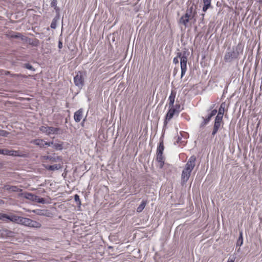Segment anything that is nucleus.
<instances>
[{
    "instance_id": "f257e3e1",
    "label": "nucleus",
    "mask_w": 262,
    "mask_h": 262,
    "mask_svg": "<svg viewBox=\"0 0 262 262\" xmlns=\"http://www.w3.org/2000/svg\"><path fill=\"white\" fill-rule=\"evenodd\" d=\"M244 46L241 43H239L232 49L228 48L227 51L225 54L224 60L226 62H231L234 60L237 59L239 55L243 52Z\"/></svg>"
},
{
    "instance_id": "f03ea898",
    "label": "nucleus",
    "mask_w": 262,
    "mask_h": 262,
    "mask_svg": "<svg viewBox=\"0 0 262 262\" xmlns=\"http://www.w3.org/2000/svg\"><path fill=\"white\" fill-rule=\"evenodd\" d=\"M178 57L180 58V64L181 70V78H182L184 76L187 71V58L185 55V54L182 55L181 53H179L178 54V57H174L173 58V62L174 63L177 64L179 63Z\"/></svg>"
},
{
    "instance_id": "7ed1b4c3",
    "label": "nucleus",
    "mask_w": 262,
    "mask_h": 262,
    "mask_svg": "<svg viewBox=\"0 0 262 262\" xmlns=\"http://www.w3.org/2000/svg\"><path fill=\"white\" fill-rule=\"evenodd\" d=\"M39 130L48 136L51 134H61L63 133L62 129L60 128L52 126H41L39 127Z\"/></svg>"
},
{
    "instance_id": "20e7f679",
    "label": "nucleus",
    "mask_w": 262,
    "mask_h": 262,
    "mask_svg": "<svg viewBox=\"0 0 262 262\" xmlns=\"http://www.w3.org/2000/svg\"><path fill=\"white\" fill-rule=\"evenodd\" d=\"M74 82L75 85L81 89L84 84V75L82 72L78 71L74 77Z\"/></svg>"
},
{
    "instance_id": "39448f33",
    "label": "nucleus",
    "mask_w": 262,
    "mask_h": 262,
    "mask_svg": "<svg viewBox=\"0 0 262 262\" xmlns=\"http://www.w3.org/2000/svg\"><path fill=\"white\" fill-rule=\"evenodd\" d=\"M195 161L196 158L194 156H192L190 157L188 161L185 164V167L184 169H186V170L192 172L194 167L195 165Z\"/></svg>"
},
{
    "instance_id": "423d86ee",
    "label": "nucleus",
    "mask_w": 262,
    "mask_h": 262,
    "mask_svg": "<svg viewBox=\"0 0 262 262\" xmlns=\"http://www.w3.org/2000/svg\"><path fill=\"white\" fill-rule=\"evenodd\" d=\"M222 124H223V118L215 117L213 128L212 132V136L213 137L217 133L221 127Z\"/></svg>"
},
{
    "instance_id": "0eeeda50",
    "label": "nucleus",
    "mask_w": 262,
    "mask_h": 262,
    "mask_svg": "<svg viewBox=\"0 0 262 262\" xmlns=\"http://www.w3.org/2000/svg\"><path fill=\"white\" fill-rule=\"evenodd\" d=\"M170 108L167 112L166 116V120L164 123L166 122V120H170L173 117L174 114H178L179 113V110H177L176 108H173V107H169Z\"/></svg>"
},
{
    "instance_id": "6e6552de",
    "label": "nucleus",
    "mask_w": 262,
    "mask_h": 262,
    "mask_svg": "<svg viewBox=\"0 0 262 262\" xmlns=\"http://www.w3.org/2000/svg\"><path fill=\"white\" fill-rule=\"evenodd\" d=\"M191 173V172L186 170L185 169L183 170L181 175V181L182 184H185L188 181Z\"/></svg>"
},
{
    "instance_id": "1a4fd4ad",
    "label": "nucleus",
    "mask_w": 262,
    "mask_h": 262,
    "mask_svg": "<svg viewBox=\"0 0 262 262\" xmlns=\"http://www.w3.org/2000/svg\"><path fill=\"white\" fill-rule=\"evenodd\" d=\"M42 159L45 160H50L52 162H57L62 161V158L60 156L53 157L52 156H43L42 157Z\"/></svg>"
},
{
    "instance_id": "9d476101",
    "label": "nucleus",
    "mask_w": 262,
    "mask_h": 262,
    "mask_svg": "<svg viewBox=\"0 0 262 262\" xmlns=\"http://www.w3.org/2000/svg\"><path fill=\"white\" fill-rule=\"evenodd\" d=\"M83 116V109L80 108L78 111L75 112L74 115V119L76 122H79L82 118Z\"/></svg>"
},
{
    "instance_id": "9b49d317",
    "label": "nucleus",
    "mask_w": 262,
    "mask_h": 262,
    "mask_svg": "<svg viewBox=\"0 0 262 262\" xmlns=\"http://www.w3.org/2000/svg\"><path fill=\"white\" fill-rule=\"evenodd\" d=\"M19 195L33 202H35L37 198V195L29 192L21 193Z\"/></svg>"
},
{
    "instance_id": "f8f14e48",
    "label": "nucleus",
    "mask_w": 262,
    "mask_h": 262,
    "mask_svg": "<svg viewBox=\"0 0 262 262\" xmlns=\"http://www.w3.org/2000/svg\"><path fill=\"white\" fill-rule=\"evenodd\" d=\"M191 19L190 17L188 16L187 14H184L181 17L179 20V23L183 24L185 27H187L188 23Z\"/></svg>"
},
{
    "instance_id": "ddd939ff",
    "label": "nucleus",
    "mask_w": 262,
    "mask_h": 262,
    "mask_svg": "<svg viewBox=\"0 0 262 262\" xmlns=\"http://www.w3.org/2000/svg\"><path fill=\"white\" fill-rule=\"evenodd\" d=\"M44 167L46 169L50 171L58 170L62 167L61 165L60 164L53 165H44Z\"/></svg>"
},
{
    "instance_id": "4468645a",
    "label": "nucleus",
    "mask_w": 262,
    "mask_h": 262,
    "mask_svg": "<svg viewBox=\"0 0 262 262\" xmlns=\"http://www.w3.org/2000/svg\"><path fill=\"white\" fill-rule=\"evenodd\" d=\"M176 95V92L173 91H172L171 92L170 95L168 98L169 107H173V106Z\"/></svg>"
},
{
    "instance_id": "2eb2a0df",
    "label": "nucleus",
    "mask_w": 262,
    "mask_h": 262,
    "mask_svg": "<svg viewBox=\"0 0 262 262\" xmlns=\"http://www.w3.org/2000/svg\"><path fill=\"white\" fill-rule=\"evenodd\" d=\"M28 212H33L37 215L41 216H46L47 214V210L34 209L32 210H28Z\"/></svg>"
},
{
    "instance_id": "dca6fc26",
    "label": "nucleus",
    "mask_w": 262,
    "mask_h": 262,
    "mask_svg": "<svg viewBox=\"0 0 262 262\" xmlns=\"http://www.w3.org/2000/svg\"><path fill=\"white\" fill-rule=\"evenodd\" d=\"M156 160L157 162L160 164V168H162L164 164V160L163 154H157Z\"/></svg>"
},
{
    "instance_id": "f3484780",
    "label": "nucleus",
    "mask_w": 262,
    "mask_h": 262,
    "mask_svg": "<svg viewBox=\"0 0 262 262\" xmlns=\"http://www.w3.org/2000/svg\"><path fill=\"white\" fill-rule=\"evenodd\" d=\"M225 103H222L221 104L220 107L219 109L218 114L216 115V117L223 118V115H224V111H225Z\"/></svg>"
},
{
    "instance_id": "a211bd4d",
    "label": "nucleus",
    "mask_w": 262,
    "mask_h": 262,
    "mask_svg": "<svg viewBox=\"0 0 262 262\" xmlns=\"http://www.w3.org/2000/svg\"><path fill=\"white\" fill-rule=\"evenodd\" d=\"M32 143L39 146L40 148H43L45 146V141L42 139H37L33 140L31 141Z\"/></svg>"
},
{
    "instance_id": "6ab92c4d",
    "label": "nucleus",
    "mask_w": 262,
    "mask_h": 262,
    "mask_svg": "<svg viewBox=\"0 0 262 262\" xmlns=\"http://www.w3.org/2000/svg\"><path fill=\"white\" fill-rule=\"evenodd\" d=\"M204 3V6L202 8L203 12H206L208 9L211 6V0H202Z\"/></svg>"
},
{
    "instance_id": "aec40b11",
    "label": "nucleus",
    "mask_w": 262,
    "mask_h": 262,
    "mask_svg": "<svg viewBox=\"0 0 262 262\" xmlns=\"http://www.w3.org/2000/svg\"><path fill=\"white\" fill-rule=\"evenodd\" d=\"M193 6H192L186 10V13L185 14H187L188 16H189L191 18H193L195 16V13L193 12Z\"/></svg>"
},
{
    "instance_id": "412c9836",
    "label": "nucleus",
    "mask_w": 262,
    "mask_h": 262,
    "mask_svg": "<svg viewBox=\"0 0 262 262\" xmlns=\"http://www.w3.org/2000/svg\"><path fill=\"white\" fill-rule=\"evenodd\" d=\"M41 227V224L40 223L31 220L29 227H32V228H39Z\"/></svg>"
},
{
    "instance_id": "4be33fe9",
    "label": "nucleus",
    "mask_w": 262,
    "mask_h": 262,
    "mask_svg": "<svg viewBox=\"0 0 262 262\" xmlns=\"http://www.w3.org/2000/svg\"><path fill=\"white\" fill-rule=\"evenodd\" d=\"M164 149L163 141H160L157 149V154H163Z\"/></svg>"
},
{
    "instance_id": "5701e85b",
    "label": "nucleus",
    "mask_w": 262,
    "mask_h": 262,
    "mask_svg": "<svg viewBox=\"0 0 262 262\" xmlns=\"http://www.w3.org/2000/svg\"><path fill=\"white\" fill-rule=\"evenodd\" d=\"M146 205V201H142L141 204L137 208V211L139 213L142 211Z\"/></svg>"
},
{
    "instance_id": "b1692460",
    "label": "nucleus",
    "mask_w": 262,
    "mask_h": 262,
    "mask_svg": "<svg viewBox=\"0 0 262 262\" xmlns=\"http://www.w3.org/2000/svg\"><path fill=\"white\" fill-rule=\"evenodd\" d=\"M19 216L15 215H8L7 220H9L13 222L17 223Z\"/></svg>"
},
{
    "instance_id": "393cba45",
    "label": "nucleus",
    "mask_w": 262,
    "mask_h": 262,
    "mask_svg": "<svg viewBox=\"0 0 262 262\" xmlns=\"http://www.w3.org/2000/svg\"><path fill=\"white\" fill-rule=\"evenodd\" d=\"M243 243V232L242 231H240L239 232V236L237 239L236 245L237 246H241Z\"/></svg>"
},
{
    "instance_id": "a878e982",
    "label": "nucleus",
    "mask_w": 262,
    "mask_h": 262,
    "mask_svg": "<svg viewBox=\"0 0 262 262\" xmlns=\"http://www.w3.org/2000/svg\"><path fill=\"white\" fill-rule=\"evenodd\" d=\"M57 0H52L51 3V6L54 8L55 11L57 12H58L59 11V8L57 6Z\"/></svg>"
},
{
    "instance_id": "bb28decb",
    "label": "nucleus",
    "mask_w": 262,
    "mask_h": 262,
    "mask_svg": "<svg viewBox=\"0 0 262 262\" xmlns=\"http://www.w3.org/2000/svg\"><path fill=\"white\" fill-rule=\"evenodd\" d=\"M202 119H203V121L200 124L199 127L200 129H203L204 127V126L209 122V121L208 120H207L206 118L202 117Z\"/></svg>"
},
{
    "instance_id": "cd10ccee",
    "label": "nucleus",
    "mask_w": 262,
    "mask_h": 262,
    "mask_svg": "<svg viewBox=\"0 0 262 262\" xmlns=\"http://www.w3.org/2000/svg\"><path fill=\"white\" fill-rule=\"evenodd\" d=\"M53 146L57 150H61L63 148L62 144H61V143H53Z\"/></svg>"
},
{
    "instance_id": "c85d7f7f",
    "label": "nucleus",
    "mask_w": 262,
    "mask_h": 262,
    "mask_svg": "<svg viewBox=\"0 0 262 262\" xmlns=\"http://www.w3.org/2000/svg\"><path fill=\"white\" fill-rule=\"evenodd\" d=\"M9 156H20L19 154V151L16 150H9Z\"/></svg>"
},
{
    "instance_id": "c756f323",
    "label": "nucleus",
    "mask_w": 262,
    "mask_h": 262,
    "mask_svg": "<svg viewBox=\"0 0 262 262\" xmlns=\"http://www.w3.org/2000/svg\"><path fill=\"white\" fill-rule=\"evenodd\" d=\"M9 150L7 149H0V154L4 155H9Z\"/></svg>"
},
{
    "instance_id": "7c9ffc66",
    "label": "nucleus",
    "mask_w": 262,
    "mask_h": 262,
    "mask_svg": "<svg viewBox=\"0 0 262 262\" xmlns=\"http://www.w3.org/2000/svg\"><path fill=\"white\" fill-rule=\"evenodd\" d=\"M31 219H30L29 218L25 217V219L24 220V226L29 227L30 225Z\"/></svg>"
},
{
    "instance_id": "2f4dec72",
    "label": "nucleus",
    "mask_w": 262,
    "mask_h": 262,
    "mask_svg": "<svg viewBox=\"0 0 262 262\" xmlns=\"http://www.w3.org/2000/svg\"><path fill=\"white\" fill-rule=\"evenodd\" d=\"M35 202L41 203V204H45V200L42 198H39V196H37V198L36 199V201Z\"/></svg>"
},
{
    "instance_id": "473e14b6",
    "label": "nucleus",
    "mask_w": 262,
    "mask_h": 262,
    "mask_svg": "<svg viewBox=\"0 0 262 262\" xmlns=\"http://www.w3.org/2000/svg\"><path fill=\"white\" fill-rule=\"evenodd\" d=\"M11 191L12 192H17V191H21L22 190L18 188L17 186H11Z\"/></svg>"
},
{
    "instance_id": "72a5a7b5",
    "label": "nucleus",
    "mask_w": 262,
    "mask_h": 262,
    "mask_svg": "<svg viewBox=\"0 0 262 262\" xmlns=\"http://www.w3.org/2000/svg\"><path fill=\"white\" fill-rule=\"evenodd\" d=\"M56 25H57V19H56L55 18H54L52 21L50 27L52 29H55L56 28Z\"/></svg>"
},
{
    "instance_id": "f704fd0d",
    "label": "nucleus",
    "mask_w": 262,
    "mask_h": 262,
    "mask_svg": "<svg viewBox=\"0 0 262 262\" xmlns=\"http://www.w3.org/2000/svg\"><path fill=\"white\" fill-rule=\"evenodd\" d=\"M8 215L6 214L0 213V220L3 221H6L7 220Z\"/></svg>"
},
{
    "instance_id": "c9c22d12",
    "label": "nucleus",
    "mask_w": 262,
    "mask_h": 262,
    "mask_svg": "<svg viewBox=\"0 0 262 262\" xmlns=\"http://www.w3.org/2000/svg\"><path fill=\"white\" fill-rule=\"evenodd\" d=\"M74 200L78 205H81V202L80 200V198L78 194H75L74 195Z\"/></svg>"
},
{
    "instance_id": "e433bc0d",
    "label": "nucleus",
    "mask_w": 262,
    "mask_h": 262,
    "mask_svg": "<svg viewBox=\"0 0 262 262\" xmlns=\"http://www.w3.org/2000/svg\"><path fill=\"white\" fill-rule=\"evenodd\" d=\"M25 219V217L19 216L17 223L23 225Z\"/></svg>"
},
{
    "instance_id": "4c0bfd02",
    "label": "nucleus",
    "mask_w": 262,
    "mask_h": 262,
    "mask_svg": "<svg viewBox=\"0 0 262 262\" xmlns=\"http://www.w3.org/2000/svg\"><path fill=\"white\" fill-rule=\"evenodd\" d=\"M8 134L9 133L7 131L0 129V136L7 137Z\"/></svg>"
},
{
    "instance_id": "58836bf2",
    "label": "nucleus",
    "mask_w": 262,
    "mask_h": 262,
    "mask_svg": "<svg viewBox=\"0 0 262 262\" xmlns=\"http://www.w3.org/2000/svg\"><path fill=\"white\" fill-rule=\"evenodd\" d=\"M24 67L28 69V70H32V71H34V69L33 68V67L29 63H26L24 66Z\"/></svg>"
},
{
    "instance_id": "ea45409f",
    "label": "nucleus",
    "mask_w": 262,
    "mask_h": 262,
    "mask_svg": "<svg viewBox=\"0 0 262 262\" xmlns=\"http://www.w3.org/2000/svg\"><path fill=\"white\" fill-rule=\"evenodd\" d=\"M21 36V34L20 33H16V34H15L14 35H12V36L14 38H17L20 37Z\"/></svg>"
},
{
    "instance_id": "a19ab883",
    "label": "nucleus",
    "mask_w": 262,
    "mask_h": 262,
    "mask_svg": "<svg viewBox=\"0 0 262 262\" xmlns=\"http://www.w3.org/2000/svg\"><path fill=\"white\" fill-rule=\"evenodd\" d=\"M44 144H45V145H46L48 146H50L51 145H53V142H45Z\"/></svg>"
},
{
    "instance_id": "79ce46f5",
    "label": "nucleus",
    "mask_w": 262,
    "mask_h": 262,
    "mask_svg": "<svg viewBox=\"0 0 262 262\" xmlns=\"http://www.w3.org/2000/svg\"><path fill=\"white\" fill-rule=\"evenodd\" d=\"M213 115H212L210 113L208 115V116L206 118L207 120L210 121L211 118L213 117Z\"/></svg>"
},
{
    "instance_id": "37998d69",
    "label": "nucleus",
    "mask_w": 262,
    "mask_h": 262,
    "mask_svg": "<svg viewBox=\"0 0 262 262\" xmlns=\"http://www.w3.org/2000/svg\"><path fill=\"white\" fill-rule=\"evenodd\" d=\"M213 115H212L210 113L208 115V116L206 118L207 120L210 121L211 118L213 117Z\"/></svg>"
},
{
    "instance_id": "c03bdc74",
    "label": "nucleus",
    "mask_w": 262,
    "mask_h": 262,
    "mask_svg": "<svg viewBox=\"0 0 262 262\" xmlns=\"http://www.w3.org/2000/svg\"><path fill=\"white\" fill-rule=\"evenodd\" d=\"M11 186H10V185H5L4 187V188L5 189V190H9V191H11Z\"/></svg>"
},
{
    "instance_id": "a18cd8bd",
    "label": "nucleus",
    "mask_w": 262,
    "mask_h": 262,
    "mask_svg": "<svg viewBox=\"0 0 262 262\" xmlns=\"http://www.w3.org/2000/svg\"><path fill=\"white\" fill-rule=\"evenodd\" d=\"M180 107L181 106L180 104H176L174 107H173V108H176L177 110H179V112L180 111Z\"/></svg>"
},
{
    "instance_id": "49530a36",
    "label": "nucleus",
    "mask_w": 262,
    "mask_h": 262,
    "mask_svg": "<svg viewBox=\"0 0 262 262\" xmlns=\"http://www.w3.org/2000/svg\"><path fill=\"white\" fill-rule=\"evenodd\" d=\"M216 113H217V111L216 110H213L211 111L210 112V113L212 115H213V116L216 115Z\"/></svg>"
},
{
    "instance_id": "de8ad7c7",
    "label": "nucleus",
    "mask_w": 262,
    "mask_h": 262,
    "mask_svg": "<svg viewBox=\"0 0 262 262\" xmlns=\"http://www.w3.org/2000/svg\"><path fill=\"white\" fill-rule=\"evenodd\" d=\"M58 48L59 49H61L62 48V43L61 41H59L58 42Z\"/></svg>"
},
{
    "instance_id": "09e8293b",
    "label": "nucleus",
    "mask_w": 262,
    "mask_h": 262,
    "mask_svg": "<svg viewBox=\"0 0 262 262\" xmlns=\"http://www.w3.org/2000/svg\"><path fill=\"white\" fill-rule=\"evenodd\" d=\"M227 262H234V260L232 259L229 258Z\"/></svg>"
},
{
    "instance_id": "8fccbe9b",
    "label": "nucleus",
    "mask_w": 262,
    "mask_h": 262,
    "mask_svg": "<svg viewBox=\"0 0 262 262\" xmlns=\"http://www.w3.org/2000/svg\"><path fill=\"white\" fill-rule=\"evenodd\" d=\"M140 0H138V1H140Z\"/></svg>"
},
{
    "instance_id": "3c124183",
    "label": "nucleus",
    "mask_w": 262,
    "mask_h": 262,
    "mask_svg": "<svg viewBox=\"0 0 262 262\" xmlns=\"http://www.w3.org/2000/svg\"><path fill=\"white\" fill-rule=\"evenodd\" d=\"M0 201H2L1 200H0Z\"/></svg>"
}]
</instances>
